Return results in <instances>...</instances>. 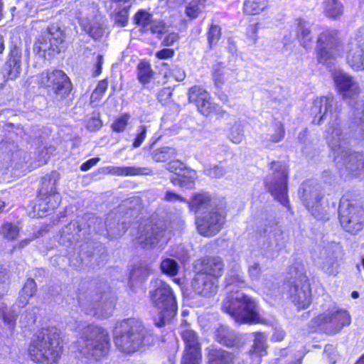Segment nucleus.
I'll return each mask as SVG.
<instances>
[{
    "instance_id": "f257e3e1",
    "label": "nucleus",
    "mask_w": 364,
    "mask_h": 364,
    "mask_svg": "<svg viewBox=\"0 0 364 364\" xmlns=\"http://www.w3.org/2000/svg\"><path fill=\"white\" fill-rule=\"evenodd\" d=\"M225 289L230 294L224 300L222 309L237 323H263L257 309V303L242 293L234 291L245 287V281L239 267L232 269L225 278Z\"/></svg>"
},
{
    "instance_id": "f03ea898",
    "label": "nucleus",
    "mask_w": 364,
    "mask_h": 364,
    "mask_svg": "<svg viewBox=\"0 0 364 364\" xmlns=\"http://www.w3.org/2000/svg\"><path fill=\"white\" fill-rule=\"evenodd\" d=\"M114 341L117 348L124 353H133L154 341V336L143 326L141 321L127 318L116 323Z\"/></svg>"
},
{
    "instance_id": "7ed1b4c3",
    "label": "nucleus",
    "mask_w": 364,
    "mask_h": 364,
    "mask_svg": "<svg viewBox=\"0 0 364 364\" xmlns=\"http://www.w3.org/2000/svg\"><path fill=\"white\" fill-rule=\"evenodd\" d=\"M152 289L149 291L150 301L156 309L158 317L154 318L158 327L164 326L176 314L177 303L171 287L161 279L151 282Z\"/></svg>"
},
{
    "instance_id": "20e7f679",
    "label": "nucleus",
    "mask_w": 364,
    "mask_h": 364,
    "mask_svg": "<svg viewBox=\"0 0 364 364\" xmlns=\"http://www.w3.org/2000/svg\"><path fill=\"white\" fill-rule=\"evenodd\" d=\"M62 353L60 336L56 333H41L31 342L28 355L41 364H56Z\"/></svg>"
},
{
    "instance_id": "39448f33",
    "label": "nucleus",
    "mask_w": 364,
    "mask_h": 364,
    "mask_svg": "<svg viewBox=\"0 0 364 364\" xmlns=\"http://www.w3.org/2000/svg\"><path fill=\"white\" fill-rule=\"evenodd\" d=\"M109 346L106 330L93 324L85 326L78 341V350L82 354L98 360L107 355Z\"/></svg>"
},
{
    "instance_id": "423d86ee",
    "label": "nucleus",
    "mask_w": 364,
    "mask_h": 364,
    "mask_svg": "<svg viewBox=\"0 0 364 364\" xmlns=\"http://www.w3.org/2000/svg\"><path fill=\"white\" fill-rule=\"evenodd\" d=\"M351 321L348 312L339 308L333 301H328L323 306V311L312 321L316 330L328 334L339 332Z\"/></svg>"
},
{
    "instance_id": "0eeeda50",
    "label": "nucleus",
    "mask_w": 364,
    "mask_h": 364,
    "mask_svg": "<svg viewBox=\"0 0 364 364\" xmlns=\"http://www.w3.org/2000/svg\"><path fill=\"white\" fill-rule=\"evenodd\" d=\"M59 174L52 172L42 179L38 203L33 206V211L38 217H43L56 208L60 203V196L56 191Z\"/></svg>"
},
{
    "instance_id": "6e6552de",
    "label": "nucleus",
    "mask_w": 364,
    "mask_h": 364,
    "mask_svg": "<svg viewBox=\"0 0 364 364\" xmlns=\"http://www.w3.org/2000/svg\"><path fill=\"white\" fill-rule=\"evenodd\" d=\"M316 49L318 61L330 65L333 60L343 55L339 32L334 29L324 30L318 37Z\"/></svg>"
},
{
    "instance_id": "1a4fd4ad",
    "label": "nucleus",
    "mask_w": 364,
    "mask_h": 364,
    "mask_svg": "<svg viewBox=\"0 0 364 364\" xmlns=\"http://www.w3.org/2000/svg\"><path fill=\"white\" fill-rule=\"evenodd\" d=\"M271 173L267 176L265 185L272 195L281 204L287 206L288 171L285 164L281 162H272L270 165Z\"/></svg>"
},
{
    "instance_id": "9d476101",
    "label": "nucleus",
    "mask_w": 364,
    "mask_h": 364,
    "mask_svg": "<svg viewBox=\"0 0 364 364\" xmlns=\"http://www.w3.org/2000/svg\"><path fill=\"white\" fill-rule=\"evenodd\" d=\"M136 237L137 242L143 247H162L170 237V231L162 223L155 224L152 220H146L141 223Z\"/></svg>"
},
{
    "instance_id": "9b49d317",
    "label": "nucleus",
    "mask_w": 364,
    "mask_h": 364,
    "mask_svg": "<svg viewBox=\"0 0 364 364\" xmlns=\"http://www.w3.org/2000/svg\"><path fill=\"white\" fill-rule=\"evenodd\" d=\"M301 200L309 211L318 220H324L327 205L321 196L317 184L312 181L304 183L299 189Z\"/></svg>"
},
{
    "instance_id": "f8f14e48",
    "label": "nucleus",
    "mask_w": 364,
    "mask_h": 364,
    "mask_svg": "<svg viewBox=\"0 0 364 364\" xmlns=\"http://www.w3.org/2000/svg\"><path fill=\"white\" fill-rule=\"evenodd\" d=\"M339 218L342 227L347 232L356 234L363 227L364 212L361 207L342 199L339 205Z\"/></svg>"
},
{
    "instance_id": "ddd939ff",
    "label": "nucleus",
    "mask_w": 364,
    "mask_h": 364,
    "mask_svg": "<svg viewBox=\"0 0 364 364\" xmlns=\"http://www.w3.org/2000/svg\"><path fill=\"white\" fill-rule=\"evenodd\" d=\"M324 137L327 144L335 154L334 160H338L340 154H347L350 137L344 132L338 119L328 122L324 132Z\"/></svg>"
},
{
    "instance_id": "4468645a",
    "label": "nucleus",
    "mask_w": 364,
    "mask_h": 364,
    "mask_svg": "<svg viewBox=\"0 0 364 364\" xmlns=\"http://www.w3.org/2000/svg\"><path fill=\"white\" fill-rule=\"evenodd\" d=\"M225 223V211L218 208L204 212L196 220L198 232L205 237L217 235L223 228Z\"/></svg>"
},
{
    "instance_id": "2eb2a0df",
    "label": "nucleus",
    "mask_w": 364,
    "mask_h": 364,
    "mask_svg": "<svg viewBox=\"0 0 364 364\" xmlns=\"http://www.w3.org/2000/svg\"><path fill=\"white\" fill-rule=\"evenodd\" d=\"M346 60L353 70H364V26L358 29L348 43Z\"/></svg>"
},
{
    "instance_id": "dca6fc26",
    "label": "nucleus",
    "mask_w": 364,
    "mask_h": 364,
    "mask_svg": "<svg viewBox=\"0 0 364 364\" xmlns=\"http://www.w3.org/2000/svg\"><path fill=\"white\" fill-rule=\"evenodd\" d=\"M39 84L61 97L68 95L71 90L68 77L60 70L43 72L39 77Z\"/></svg>"
},
{
    "instance_id": "f3484780",
    "label": "nucleus",
    "mask_w": 364,
    "mask_h": 364,
    "mask_svg": "<svg viewBox=\"0 0 364 364\" xmlns=\"http://www.w3.org/2000/svg\"><path fill=\"white\" fill-rule=\"evenodd\" d=\"M181 336L185 343L181 364H200L201 349L196 333L193 330L186 329L182 331Z\"/></svg>"
},
{
    "instance_id": "a211bd4d",
    "label": "nucleus",
    "mask_w": 364,
    "mask_h": 364,
    "mask_svg": "<svg viewBox=\"0 0 364 364\" xmlns=\"http://www.w3.org/2000/svg\"><path fill=\"white\" fill-rule=\"evenodd\" d=\"M63 41V32L57 25L49 26L43 33V36L38 38L35 44V50L38 53H43L47 50L53 52H60L59 45Z\"/></svg>"
},
{
    "instance_id": "6ab92c4d",
    "label": "nucleus",
    "mask_w": 364,
    "mask_h": 364,
    "mask_svg": "<svg viewBox=\"0 0 364 364\" xmlns=\"http://www.w3.org/2000/svg\"><path fill=\"white\" fill-rule=\"evenodd\" d=\"M289 294L292 302L298 309H306L311 304V295L310 284L307 277H301L293 283L289 289Z\"/></svg>"
},
{
    "instance_id": "aec40b11",
    "label": "nucleus",
    "mask_w": 364,
    "mask_h": 364,
    "mask_svg": "<svg viewBox=\"0 0 364 364\" xmlns=\"http://www.w3.org/2000/svg\"><path fill=\"white\" fill-rule=\"evenodd\" d=\"M188 100L189 102L196 104L198 111L204 116L219 112V107L212 102L210 95L200 87L190 88Z\"/></svg>"
},
{
    "instance_id": "412c9836",
    "label": "nucleus",
    "mask_w": 364,
    "mask_h": 364,
    "mask_svg": "<svg viewBox=\"0 0 364 364\" xmlns=\"http://www.w3.org/2000/svg\"><path fill=\"white\" fill-rule=\"evenodd\" d=\"M337 164H343L346 171L352 177L364 178V155L358 152L350 153L347 149L346 154H340Z\"/></svg>"
},
{
    "instance_id": "4be33fe9",
    "label": "nucleus",
    "mask_w": 364,
    "mask_h": 364,
    "mask_svg": "<svg viewBox=\"0 0 364 364\" xmlns=\"http://www.w3.org/2000/svg\"><path fill=\"white\" fill-rule=\"evenodd\" d=\"M342 254L339 244L332 243L322 250L321 255L324 257L321 263V268L328 275H336L338 272V260Z\"/></svg>"
},
{
    "instance_id": "5701e85b",
    "label": "nucleus",
    "mask_w": 364,
    "mask_h": 364,
    "mask_svg": "<svg viewBox=\"0 0 364 364\" xmlns=\"http://www.w3.org/2000/svg\"><path fill=\"white\" fill-rule=\"evenodd\" d=\"M333 105V96L321 97L315 99L311 109V113L314 116L313 123L319 124L328 116H330L331 119H337L336 114L332 112Z\"/></svg>"
},
{
    "instance_id": "b1692460",
    "label": "nucleus",
    "mask_w": 364,
    "mask_h": 364,
    "mask_svg": "<svg viewBox=\"0 0 364 364\" xmlns=\"http://www.w3.org/2000/svg\"><path fill=\"white\" fill-rule=\"evenodd\" d=\"M8 277L1 266L0 265V318H2L5 325L9 326V329L14 328L16 314L12 308L8 309L6 304L2 300V296L7 291Z\"/></svg>"
},
{
    "instance_id": "393cba45",
    "label": "nucleus",
    "mask_w": 364,
    "mask_h": 364,
    "mask_svg": "<svg viewBox=\"0 0 364 364\" xmlns=\"http://www.w3.org/2000/svg\"><path fill=\"white\" fill-rule=\"evenodd\" d=\"M4 160L6 168L15 176L25 174L29 171L27 165L28 155L22 150L15 149L11 151V154L6 155Z\"/></svg>"
},
{
    "instance_id": "a878e982",
    "label": "nucleus",
    "mask_w": 364,
    "mask_h": 364,
    "mask_svg": "<svg viewBox=\"0 0 364 364\" xmlns=\"http://www.w3.org/2000/svg\"><path fill=\"white\" fill-rule=\"evenodd\" d=\"M218 278L197 272L192 282V287L196 293L210 296L217 291Z\"/></svg>"
},
{
    "instance_id": "bb28decb",
    "label": "nucleus",
    "mask_w": 364,
    "mask_h": 364,
    "mask_svg": "<svg viewBox=\"0 0 364 364\" xmlns=\"http://www.w3.org/2000/svg\"><path fill=\"white\" fill-rule=\"evenodd\" d=\"M224 264L220 257H207L198 260L195 264L197 272L204 273L213 277H220L223 274Z\"/></svg>"
},
{
    "instance_id": "cd10ccee",
    "label": "nucleus",
    "mask_w": 364,
    "mask_h": 364,
    "mask_svg": "<svg viewBox=\"0 0 364 364\" xmlns=\"http://www.w3.org/2000/svg\"><path fill=\"white\" fill-rule=\"evenodd\" d=\"M252 335L255 338L250 353L252 360L250 364H259L262 357L266 353L267 336L262 333H254Z\"/></svg>"
},
{
    "instance_id": "c85d7f7f",
    "label": "nucleus",
    "mask_w": 364,
    "mask_h": 364,
    "mask_svg": "<svg viewBox=\"0 0 364 364\" xmlns=\"http://www.w3.org/2000/svg\"><path fill=\"white\" fill-rule=\"evenodd\" d=\"M107 172L112 175L120 176H134L151 175L152 171L149 168L134 167V166H107Z\"/></svg>"
},
{
    "instance_id": "c756f323",
    "label": "nucleus",
    "mask_w": 364,
    "mask_h": 364,
    "mask_svg": "<svg viewBox=\"0 0 364 364\" xmlns=\"http://www.w3.org/2000/svg\"><path fill=\"white\" fill-rule=\"evenodd\" d=\"M296 36L300 44L304 48H309L311 46L313 41V36L311 34L312 24L311 22L304 19L296 20Z\"/></svg>"
},
{
    "instance_id": "7c9ffc66",
    "label": "nucleus",
    "mask_w": 364,
    "mask_h": 364,
    "mask_svg": "<svg viewBox=\"0 0 364 364\" xmlns=\"http://www.w3.org/2000/svg\"><path fill=\"white\" fill-rule=\"evenodd\" d=\"M323 12L328 18L337 20L343 14V6L339 0H323Z\"/></svg>"
},
{
    "instance_id": "2f4dec72",
    "label": "nucleus",
    "mask_w": 364,
    "mask_h": 364,
    "mask_svg": "<svg viewBox=\"0 0 364 364\" xmlns=\"http://www.w3.org/2000/svg\"><path fill=\"white\" fill-rule=\"evenodd\" d=\"M196 178V171L186 168L182 172L173 177L171 182L175 186L190 188L193 186Z\"/></svg>"
},
{
    "instance_id": "473e14b6",
    "label": "nucleus",
    "mask_w": 364,
    "mask_h": 364,
    "mask_svg": "<svg viewBox=\"0 0 364 364\" xmlns=\"http://www.w3.org/2000/svg\"><path fill=\"white\" fill-rule=\"evenodd\" d=\"M8 77L14 80L19 76L21 71V53L16 48L11 50L9 60L7 62Z\"/></svg>"
},
{
    "instance_id": "72a5a7b5",
    "label": "nucleus",
    "mask_w": 364,
    "mask_h": 364,
    "mask_svg": "<svg viewBox=\"0 0 364 364\" xmlns=\"http://www.w3.org/2000/svg\"><path fill=\"white\" fill-rule=\"evenodd\" d=\"M232 353L220 349H210L208 355V364H231Z\"/></svg>"
},
{
    "instance_id": "f704fd0d",
    "label": "nucleus",
    "mask_w": 364,
    "mask_h": 364,
    "mask_svg": "<svg viewBox=\"0 0 364 364\" xmlns=\"http://www.w3.org/2000/svg\"><path fill=\"white\" fill-rule=\"evenodd\" d=\"M216 340L227 346L232 347L238 343L235 334L228 327L221 326L215 332Z\"/></svg>"
},
{
    "instance_id": "c9c22d12",
    "label": "nucleus",
    "mask_w": 364,
    "mask_h": 364,
    "mask_svg": "<svg viewBox=\"0 0 364 364\" xmlns=\"http://www.w3.org/2000/svg\"><path fill=\"white\" fill-rule=\"evenodd\" d=\"M187 203L189 205L190 209L195 212H199L203 210H207L208 211L214 208L212 207L210 196L207 194H197L191 202Z\"/></svg>"
},
{
    "instance_id": "e433bc0d",
    "label": "nucleus",
    "mask_w": 364,
    "mask_h": 364,
    "mask_svg": "<svg viewBox=\"0 0 364 364\" xmlns=\"http://www.w3.org/2000/svg\"><path fill=\"white\" fill-rule=\"evenodd\" d=\"M149 274L150 269L146 265L139 264L134 267L129 274V282L131 285L141 283L146 280Z\"/></svg>"
},
{
    "instance_id": "4c0bfd02",
    "label": "nucleus",
    "mask_w": 364,
    "mask_h": 364,
    "mask_svg": "<svg viewBox=\"0 0 364 364\" xmlns=\"http://www.w3.org/2000/svg\"><path fill=\"white\" fill-rule=\"evenodd\" d=\"M268 0H246L244 3V11L250 15L259 14L267 8Z\"/></svg>"
},
{
    "instance_id": "58836bf2",
    "label": "nucleus",
    "mask_w": 364,
    "mask_h": 364,
    "mask_svg": "<svg viewBox=\"0 0 364 364\" xmlns=\"http://www.w3.org/2000/svg\"><path fill=\"white\" fill-rule=\"evenodd\" d=\"M206 0H191L186 6L185 14L190 19L196 18L203 12Z\"/></svg>"
},
{
    "instance_id": "ea45409f",
    "label": "nucleus",
    "mask_w": 364,
    "mask_h": 364,
    "mask_svg": "<svg viewBox=\"0 0 364 364\" xmlns=\"http://www.w3.org/2000/svg\"><path fill=\"white\" fill-rule=\"evenodd\" d=\"M176 156L175 149L168 146L157 149L151 154L152 159L156 162H165L168 159L175 158Z\"/></svg>"
},
{
    "instance_id": "a19ab883",
    "label": "nucleus",
    "mask_w": 364,
    "mask_h": 364,
    "mask_svg": "<svg viewBox=\"0 0 364 364\" xmlns=\"http://www.w3.org/2000/svg\"><path fill=\"white\" fill-rule=\"evenodd\" d=\"M153 19L152 15L145 10L137 11L134 18V23L145 33Z\"/></svg>"
},
{
    "instance_id": "79ce46f5",
    "label": "nucleus",
    "mask_w": 364,
    "mask_h": 364,
    "mask_svg": "<svg viewBox=\"0 0 364 364\" xmlns=\"http://www.w3.org/2000/svg\"><path fill=\"white\" fill-rule=\"evenodd\" d=\"M77 230L75 223H70L68 225L65 227L60 236V243L63 245H67L68 243H73V241L77 240L76 234Z\"/></svg>"
},
{
    "instance_id": "37998d69",
    "label": "nucleus",
    "mask_w": 364,
    "mask_h": 364,
    "mask_svg": "<svg viewBox=\"0 0 364 364\" xmlns=\"http://www.w3.org/2000/svg\"><path fill=\"white\" fill-rule=\"evenodd\" d=\"M80 23L87 31L90 36L97 40L101 38L104 34V29L100 25H90L91 19H84L82 17L80 18Z\"/></svg>"
},
{
    "instance_id": "c03bdc74",
    "label": "nucleus",
    "mask_w": 364,
    "mask_h": 364,
    "mask_svg": "<svg viewBox=\"0 0 364 364\" xmlns=\"http://www.w3.org/2000/svg\"><path fill=\"white\" fill-rule=\"evenodd\" d=\"M130 117L131 116L128 113L122 114L116 117L111 124L112 131L117 133L124 132L128 125Z\"/></svg>"
},
{
    "instance_id": "a18cd8bd",
    "label": "nucleus",
    "mask_w": 364,
    "mask_h": 364,
    "mask_svg": "<svg viewBox=\"0 0 364 364\" xmlns=\"http://www.w3.org/2000/svg\"><path fill=\"white\" fill-rule=\"evenodd\" d=\"M152 76V70L149 63L142 61L138 65V79L143 83H148Z\"/></svg>"
},
{
    "instance_id": "49530a36",
    "label": "nucleus",
    "mask_w": 364,
    "mask_h": 364,
    "mask_svg": "<svg viewBox=\"0 0 364 364\" xmlns=\"http://www.w3.org/2000/svg\"><path fill=\"white\" fill-rule=\"evenodd\" d=\"M161 271L169 276H175L178 272V264L173 259H164L161 263Z\"/></svg>"
},
{
    "instance_id": "de8ad7c7",
    "label": "nucleus",
    "mask_w": 364,
    "mask_h": 364,
    "mask_svg": "<svg viewBox=\"0 0 364 364\" xmlns=\"http://www.w3.org/2000/svg\"><path fill=\"white\" fill-rule=\"evenodd\" d=\"M230 139L235 144H240L244 139L243 127L240 123H235L229 132Z\"/></svg>"
},
{
    "instance_id": "09e8293b",
    "label": "nucleus",
    "mask_w": 364,
    "mask_h": 364,
    "mask_svg": "<svg viewBox=\"0 0 364 364\" xmlns=\"http://www.w3.org/2000/svg\"><path fill=\"white\" fill-rule=\"evenodd\" d=\"M1 232L6 239L13 240L17 238L19 233V228L15 224L6 223L1 227Z\"/></svg>"
},
{
    "instance_id": "8fccbe9b",
    "label": "nucleus",
    "mask_w": 364,
    "mask_h": 364,
    "mask_svg": "<svg viewBox=\"0 0 364 364\" xmlns=\"http://www.w3.org/2000/svg\"><path fill=\"white\" fill-rule=\"evenodd\" d=\"M147 32H150L154 35H156L158 38H161V36L166 32V26L161 20L153 19L147 28Z\"/></svg>"
},
{
    "instance_id": "3c124183",
    "label": "nucleus",
    "mask_w": 364,
    "mask_h": 364,
    "mask_svg": "<svg viewBox=\"0 0 364 364\" xmlns=\"http://www.w3.org/2000/svg\"><path fill=\"white\" fill-rule=\"evenodd\" d=\"M108 87V82L107 80H101L99 82L97 87L95 89V90L92 92L91 95V102L93 103L96 101H99L105 91L107 90Z\"/></svg>"
},
{
    "instance_id": "603ef678",
    "label": "nucleus",
    "mask_w": 364,
    "mask_h": 364,
    "mask_svg": "<svg viewBox=\"0 0 364 364\" xmlns=\"http://www.w3.org/2000/svg\"><path fill=\"white\" fill-rule=\"evenodd\" d=\"M204 171L206 175L211 178H220L225 173L223 167L218 165H209L205 168Z\"/></svg>"
},
{
    "instance_id": "864d4df0",
    "label": "nucleus",
    "mask_w": 364,
    "mask_h": 364,
    "mask_svg": "<svg viewBox=\"0 0 364 364\" xmlns=\"http://www.w3.org/2000/svg\"><path fill=\"white\" fill-rule=\"evenodd\" d=\"M36 291V284L33 279H28L24 286L23 287L21 291L20 292L22 293V296H27L30 299L31 296L34 295Z\"/></svg>"
},
{
    "instance_id": "5fc2aeb1",
    "label": "nucleus",
    "mask_w": 364,
    "mask_h": 364,
    "mask_svg": "<svg viewBox=\"0 0 364 364\" xmlns=\"http://www.w3.org/2000/svg\"><path fill=\"white\" fill-rule=\"evenodd\" d=\"M226 70L225 68L221 67L220 65H217L214 68L213 78L216 86L220 87L224 82Z\"/></svg>"
},
{
    "instance_id": "6e6d98bb",
    "label": "nucleus",
    "mask_w": 364,
    "mask_h": 364,
    "mask_svg": "<svg viewBox=\"0 0 364 364\" xmlns=\"http://www.w3.org/2000/svg\"><path fill=\"white\" fill-rule=\"evenodd\" d=\"M284 136V131L281 123H277L274 126V133L270 134V141L277 143L282 140Z\"/></svg>"
},
{
    "instance_id": "4d7b16f0",
    "label": "nucleus",
    "mask_w": 364,
    "mask_h": 364,
    "mask_svg": "<svg viewBox=\"0 0 364 364\" xmlns=\"http://www.w3.org/2000/svg\"><path fill=\"white\" fill-rule=\"evenodd\" d=\"M102 126V123L98 115L89 118L86 123V127L90 132L97 131Z\"/></svg>"
},
{
    "instance_id": "13d9d810",
    "label": "nucleus",
    "mask_w": 364,
    "mask_h": 364,
    "mask_svg": "<svg viewBox=\"0 0 364 364\" xmlns=\"http://www.w3.org/2000/svg\"><path fill=\"white\" fill-rule=\"evenodd\" d=\"M220 36V28L218 26H211L208 32V42L210 46L215 45Z\"/></svg>"
},
{
    "instance_id": "bf43d9fd",
    "label": "nucleus",
    "mask_w": 364,
    "mask_h": 364,
    "mask_svg": "<svg viewBox=\"0 0 364 364\" xmlns=\"http://www.w3.org/2000/svg\"><path fill=\"white\" fill-rule=\"evenodd\" d=\"M106 226L108 234L112 237L120 236L122 233H124L126 231L125 228L123 226V224L117 223V227L112 228L111 225L108 223V222H107Z\"/></svg>"
},
{
    "instance_id": "052dcab7",
    "label": "nucleus",
    "mask_w": 364,
    "mask_h": 364,
    "mask_svg": "<svg viewBox=\"0 0 364 364\" xmlns=\"http://www.w3.org/2000/svg\"><path fill=\"white\" fill-rule=\"evenodd\" d=\"M146 136V127L145 126H140L139 127V133L137 134L134 142L133 147L137 148L141 146Z\"/></svg>"
},
{
    "instance_id": "680f3d73",
    "label": "nucleus",
    "mask_w": 364,
    "mask_h": 364,
    "mask_svg": "<svg viewBox=\"0 0 364 364\" xmlns=\"http://www.w3.org/2000/svg\"><path fill=\"white\" fill-rule=\"evenodd\" d=\"M186 168L184 164L180 161H172L168 164L167 169L171 172H173L175 176L182 172Z\"/></svg>"
},
{
    "instance_id": "e2e57ef3",
    "label": "nucleus",
    "mask_w": 364,
    "mask_h": 364,
    "mask_svg": "<svg viewBox=\"0 0 364 364\" xmlns=\"http://www.w3.org/2000/svg\"><path fill=\"white\" fill-rule=\"evenodd\" d=\"M164 200L170 203L187 202L184 198L171 191H166Z\"/></svg>"
},
{
    "instance_id": "0e129e2a",
    "label": "nucleus",
    "mask_w": 364,
    "mask_h": 364,
    "mask_svg": "<svg viewBox=\"0 0 364 364\" xmlns=\"http://www.w3.org/2000/svg\"><path fill=\"white\" fill-rule=\"evenodd\" d=\"M104 63L103 56L97 55L93 67L92 75L97 77L102 73V67Z\"/></svg>"
},
{
    "instance_id": "69168bd1",
    "label": "nucleus",
    "mask_w": 364,
    "mask_h": 364,
    "mask_svg": "<svg viewBox=\"0 0 364 364\" xmlns=\"http://www.w3.org/2000/svg\"><path fill=\"white\" fill-rule=\"evenodd\" d=\"M260 273L261 270L257 263H253L249 267V275L252 280H257Z\"/></svg>"
},
{
    "instance_id": "338daca9",
    "label": "nucleus",
    "mask_w": 364,
    "mask_h": 364,
    "mask_svg": "<svg viewBox=\"0 0 364 364\" xmlns=\"http://www.w3.org/2000/svg\"><path fill=\"white\" fill-rule=\"evenodd\" d=\"M174 55V50L170 48H164L156 53V57L164 60L171 58Z\"/></svg>"
},
{
    "instance_id": "774afa93",
    "label": "nucleus",
    "mask_w": 364,
    "mask_h": 364,
    "mask_svg": "<svg viewBox=\"0 0 364 364\" xmlns=\"http://www.w3.org/2000/svg\"><path fill=\"white\" fill-rule=\"evenodd\" d=\"M178 40V35L176 33H168L163 40L162 45L165 46H172Z\"/></svg>"
}]
</instances>
